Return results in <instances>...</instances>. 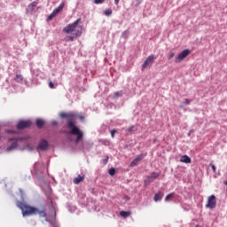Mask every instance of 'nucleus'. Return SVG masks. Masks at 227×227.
Here are the masks:
<instances>
[{"instance_id": "nucleus-15", "label": "nucleus", "mask_w": 227, "mask_h": 227, "mask_svg": "<svg viewBox=\"0 0 227 227\" xmlns=\"http://www.w3.org/2000/svg\"><path fill=\"white\" fill-rule=\"evenodd\" d=\"M44 124L45 122L43 121V120L42 119L35 120V125L36 127H38V129H42V127H43Z\"/></svg>"}, {"instance_id": "nucleus-2", "label": "nucleus", "mask_w": 227, "mask_h": 227, "mask_svg": "<svg viewBox=\"0 0 227 227\" xmlns=\"http://www.w3.org/2000/svg\"><path fill=\"white\" fill-rule=\"evenodd\" d=\"M18 208H20L22 211L23 217L27 215H40V217H47V213H45V209L40 210L35 207H31L24 202H17Z\"/></svg>"}, {"instance_id": "nucleus-39", "label": "nucleus", "mask_w": 227, "mask_h": 227, "mask_svg": "<svg viewBox=\"0 0 227 227\" xmlns=\"http://www.w3.org/2000/svg\"><path fill=\"white\" fill-rule=\"evenodd\" d=\"M142 3L141 0H137V4L139 5V4Z\"/></svg>"}, {"instance_id": "nucleus-17", "label": "nucleus", "mask_w": 227, "mask_h": 227, "mask_svg": "<svg viewBox=\"0 0 227 227\" xmlns=\"http://www.w3.org/2000/svg\"><path fill=\"white\" fill-rule=\"evenodd\" d=\"M15 81L16 82H22V81H24V77L22 76V74H17Z\"/></svg>"}, {"instance_id": "nucleus-10", "label": "nucleus", "mask_w": 227, "mask_h": 227, "mask_svg": "<svg viewBox=\"0 0 227 227\" xmlns=\"http://www.w3.org/2000/svg\"><path fill=\"white\" fill-rule=\"evenodd\" d=\"M38 3H39V1L35 0L32 4H28V6L27 8V13L33 12L35 10V8H36V6H38Z\"/></svg>"}, {"instance_id": "nucleus-12", "label": "nucleus", "mask_w": 227, "mask_h": 227, "mask_svg": "<svg viewBox=\"0 0 227 227\" xmlns=\"http://www.w3.org/2000/svg\"><path fill=\"white\" fill-rule=\"evenodd\" d=\"M180 162H183L184 164H191L192 160L187 155H183L180 159Z\"/></svg>"}, {"instance_id": "nucleus-22", "label": "nucleus", "mask_w": 227, "mask_h": 227, "mask_svg": "<svg viewBox=\"0 0 227 227\" xmlns=\"http://www.w3.org/2000/svg\"><path fill=\"white\" fill-rule=\"evenodd\" d=\"M112 14H113V11L111 9H106L104 12V15H106V17H109V15H112Z\"/></svg>"}, {"instance_id": "nucleus-3", "label": "nucleus", "mask_w": 227, "mask_h": 227, "mask_svg": "<svg viewBox=\"0 0 227 227\" xmlns=\"http://www.w3.org/2000/svg\"><path fill=\"white\" fill-rule=\"evenodd\" d=\"M79 22H81V19H77L72 24L67 25L66 27L63 28L64 33H74L79 26Z\"/></svg>"}, {"instance_id": "nucleus-34", "label": "nucleus", "mask_w": 227, "mask_h": 227, "mask_svg": "<svg viewBox=\"0 0 227 227\" xmlns=\"http://www.w3.org/2000/svg\"><path fill=\"white\" fill-rule=\"evenodd\" d=\"M184 104H186V106H189V104H191V101L189 99H184Z\"/></svg>"}, {"instance_id": "nucleus-8", "label": "nucleus", "mask_w": 227, "mask_h": 227, "mask_svg": "<svg viewBox=\"0 0 227 227\" xmlns=\"http://www.w3.org/2000/svg\"><path fill=\"white\" fill-rule=\"evenodd\" d=\"M153 61H155V56L154 55H151L149 56L145 62L142 65V70H145V68H146V67L153 64Z\"/></svg>"}, {"instance_id": "nucleus-29", "label": "nucleus", "mask_w": 227, "mask_h": 227, "mask_svg": "<svg viewBox=\"0 0 227 227\" xmlns=\"http://www.w3.org/2000/svg\"><path fill=\"white\" fill-rule=\"evenodd\" d=\"M75 118H79V120H81V121H84V116L83 115L76 114Z\"/></svg>"}, {"instance_id": "nucleus-41", "label": "nucleus", "mask_w": 227, "mask_h": 227, "mask_svg": "<svg viewBox=\"0 0 227 227\" xmlns=\"http://www.w3.org/2000/svg\"><path fill=\"white\" fill-rule=\"evenodd\" d=\"M196 227H198V226H196Z\"/></svg>"}, {"instance_id": "nucleus-27", "label": "nucleus", "mask_w": 227, "mask_h": 227, "mask_svg": "<svg viewBox=\"0 0 227 227\" xmlns=\"http://www.w3.org/2000/svg\"><path fill=\"white\" fill-rule=\"evenodd\" d=\"M56 14H54V12H52V13H51L48 17V20H52L53 17H55Z\"/></svg>"}, {"instance_id": "nucleus-28", "label": "nucleus", "mask_w": 227, "mask_h": 227, "mask_svg": "<svg viewBox=\"0 0 227 227\" xmlns=\"http://www.w3.org/2000/svg\"><path fill=\"white\" fill-rule=\"evenodd\" d=\"M66 42H74V36H67Z\"/></svg>"}, {"instance_id": "nucleus-37", "label": "nucleus", "mask_w": 227, "mask_h": 227, "mask_svg": "<svg viewBox=\"0 0 227 227\" xmlns=\"http://www.w3.org/2000/svg\"><path fill=\"white\" fill-rule=\"evenodd\" d=\"M211 168H212L214 173H215V165H212Z\"/></svg>"}, {"instance_id": "nucleus-9", "label": "nucleus", "mask_w": 227, "mask_h": 227, "mask_svg": "<svg viewBox=\"0 0 227 227\" xmlns=\"http://www.w3.org/2000/svg\"><path fill=\"white\" fill-rule=\"evenodd\" d=\"M9 141H15L12 144V145H10L6 150L7 152H12V150H15V148H17V146H19V145L17 144V141H22V138L18 137V138H10Z\"/></svg>"}, {"instance_id": "nucleus-5", "label": "nucleus", "mask_w": 227, "mask_h": 227, "mask_svg": "<svg viewBox=\"0 0 227 227\" xmlns=\"http://www.w3.org/2000/svg\"><path fill=\"white\" fill-rule=\"evenodd\" d=\"M191 54L190 50H184L175 59V63H182Z\"/></svg>"}, {"instance_id": "nucleus-26", "label": "nucleus", "mask_w": 227, "mask_h": 227, "mask_svg": "<svg viewBox=\"0 0 227 227\" xmlns=\"http://www.w3.org/2000/svg\"><path fill=\"white\" fill-rule=\"evenodd\" d=\"M48 85H49V88H51V90H54V83L52 82V81H50Z\"/></svg>"}, {"instance_id": "nucleus-13", "label": "nucleus", "mask_w": 227, "mask_h": 227, "mask_svg": "<svg viewBox=\"0 0 227 227\" xmlns=\"http://www.w3.org/2000/svg\"><path fill=\"white\" fill-rule=\"evenodd\" d=\"M163 197H164V193H162L161 192H157V193L154 195L153 200H154L155 202L160 201V200H162Z\"/></svg>"}, {"instance_id": "nucleus-36", "label": "nucleus", "mask_w": 227, "mask_h": 227, "mask_svg": "<svg viewBox=\"0 0 227 227\" xmlns=\"http://www.w3.org/2000/svg\"><path fill=\"white\" fill-rule=\"evenodd\" d=\"M81 35H82V32L77 31V33H75V36H81Z\"/></svg>"}, {"instance_id": "nucleus-1", "label": "nucleus", "mask_w": 227, "mask_h": 227, "mask_svg": "<svg viewBox=\"0 0 227 227\" xmlns=\"http://www.w3.org/2000/svg\"><path fill=\"white\" fill-rule=\"evenodd\" d=\"M60 116L62 118H67V128L71 129L69 134H72V136H76L75 143H79L84 137V133H82V131L75 125L74 121L77 114L63 113L60 114Z\"/></svg>"}, {"instance_id": "nucleus-19", "label": "nucleus", "mask_w": 227, "mask_h": 227, "mask_svg": "<svg viewBox=\"0 0 227 227\" xmlns=\"http://www.w3.org/2000/svg\"><path fill=\"white\" fill-rule=\"evenodd\" d=\"M108 173L110 176H114V175H116V169L114 168H112L109 169Z\"/></svg>"}, {"instance_id": "nucleus-14", "label": "nucleus", "mask_w": 227, "mask_h": 227, "mask_svg": "<svg viewBox=\"0 0 227 227\" xmlns=\"http://www.w3.org/2000/svg\"><path fill=\"white\" fill-rule=\"evenodd\" d=\"M63 8H65V2H62L55 10H53L54 14L58 15Z\"/></svg>"}, {"instance_id": "nucleus-32", "label": "nucleus", "mask_w": 227, "mask_h": 227, "mask_svg": "<svg viewBox=\"0 0 227 227\" xmlns=\"http://www.w3.org/2000/svg\"><path fill=\"white\" fill-rule=\"evenodd\" d=\"M114 134H116V129L111 130V137H114Z\"/></svg>"}, {"instance_id": "nucleus-38", "label": "nucleus", "mask_w": 227, "mask_h": 227, "mask_svg": "<svg viewBox=\"0 0 227 227\" xmlns=\"http://www.w3.org/2000/svg\"><path fill=\"white\" fill-rule=\"evenodd\" d=\"M8 134H15V131L8 130Z\"/></svg>"}, {"instance_id": "nucleus-4", "label": "nucleus", "mask_w": 227, "mask_h": 227, "mask_svg": "<svg viewBox=\"0 0 227 227\" xmlns=\"http://www.w3.org/2000/svg\"><path fill=\"white\" fill-rule=\"evenodd\" d=\"M217 205V201L215 200V195H211L207 198V203L206 204V208H210V210H214Z\"/></svg>"}, {"instance_id": "nucleus-16", "label": "nucleus", "mask_w": 227, "mask_h": 227, "mask_svg": "<svg viewBox=\"0 0 227 227\" xmlns=\"http://www.w3.org/2000/svg\"><path fill=\"white\" fill-rule=\"evenodd\" d=\"M84 180V176H78L77 177H75L74 179V184H81V182H82Z\"/></svg>"}, {"instance_id": "nucleus-40", "label": "nucleus", "mask_w": 227, "mask_h": 227, "mask_svg": "<svg viewBox=\"0 0 227 227\" xmlns=\"http://www.w3.org/2000/svg\"><path fill=\"white\" fill-rule=\"evenodd\" d=\"M115 4H118L120 3V0H114Z\"/></svg>"}, {"instance_id": "nucleus-30", "label": "nucleus", "mask_w": 227, "mask_h": 227, "mask_svg": "<svg viewBox=\"0 0 227 227\" xmlns=\"http://www.w3.org/2000/svg\"><path fill=\"white\" fill-rule=\"evenodd\" d=\"M105 0H94V3L96 4H102V3H104Z\"/></svg>"}, {"instance_id": "nucleus-21", "label": "nucleus", "mask_w": 227, "mask_h": 227, "mask_svg": "<svg viewBox=\"0 0 227 227\" xmlns=\"http://www.w3.org/2000/svg\"><path fill=\"white\" fill-rule=\"evenodd\" d=\"M175 196V193H169L165 197V201H169V200H171V198H173Z\"/></svg>"}, {"instance_id": "nucleus-7", "label": "nucleus", "mask_w": 227, "mask_h": 227, "mask_svg": "<svg viewBox=\"0 0 227 227\" xmlns=\"http://www.w3.org/2000/svg\"><path fill=\"white\" fill-rule=\"evenodd\" d=\"M29 127H31V121H20L17 124L18 130H22V129H27Z\"/></svg>"}, {"instance_id": "nucleus-18", "label": "nucleus", "mask_w": 227, "mask_h": 227, "mask_svg": "<svg viewBox=\"0 0 227 227\" xmlns=\"http://www.w3.org/2000/svg\"><path fill=\"white\" fill-rule=\"evenodd\" d=\"M120 215L121 217H129V215H130V212H129V211H121Z\"/></svg>"}, {"instance_id": "nucleus-20", "label": "nucleus", "mask_w": 227, "mask_h": 227, "mask_svg": "<svg viewBox=\"0 0 227 227\" xmlns=\"http://www.w3.org/2000/svg\"><path fill=\"white\" fill-rule=\"evenodd\" d=\"M121 95H123L122 91L114 92V98H118L121 97Z\"/></svg>"}, {"instance_id": "nucleus-33", "label": "nucleus", "mask_w": 227, "mask_h": 227, "mask_svg": "<svg viewBox=\"0 0 227 227\" xmlns=\"http://www.w3.org/2000/svg\"><path fill=\"white\" fill-rule=\"evenodd\" d=\"M109 161V157H106L105 160H103V164H107Z\"/></svg>"}, {"instance_id": "nucleus-11", "label": "nucleus", "mask_w": 227, "mask_h": 227, "mask_svg": "<svg viewBox=\"0 0 227 227\" xmlns=\"http://www.w3.org/2000/svg\"><path fill=\"white\" fill-rule=\"evenodd\" d=\"M48 147H49V142H47V140H42L37 146V148L42 151L47 150Z\"/></svg>"}, {"instance_id": "nucleus-35", "label": "nucleus", "mask_w": 227, "mask_h": 227, "mask_svg": "<svg viewBox=\"0 0 227 227\" xmlns=\"http://www.w3.org/2000/svg\"><path fill=\"white\" fill-rule=\"evenodd\" d=\"M51 125H52L53 127H55V125H58V121H51Z\"/></svg>"}, {"instance_id": "nucleus-23", "label": "nucleus", "mask_w": 227, "mask_h": 227, "mask_svg": "<svg viewBox=\"0 0 227 227\" xmlns=\"http://www.w3.org/2000/svg\"><path fill=\"white\" fill-rule=\"evenodd\" d=\"M138 164H139V161L135 158L130 163V166L131 168H134V166H137Z\"/></svg>"}, {"instance_id": "nucleus-31", "label": "nucleus", "mask_w": 227, "mask_h": 227, "mask_svg": "<svg viewBox=\"0 0 227 227\" xmlns=\"http://www.w3.org/2000/svg\"><path fill=\"white\" fill-rule=\"evenodd\" d=\"M132 130H134V126H130L126 129L127 132H132Z\"/></svg>"}, {"instance_id": "nucleus-24", "label": "nucleus", "mask_w": 227, "mask_h": 227, "mask_svg": "<svg viewBox=\"0 0 227 227\" xmlns=\"http://www.w3.org/2000/svg\"><path fill=\"white\" fill-rule=\"evenodd\" d=\"M172 58H175V52L170 51L168 54V59H172Z\"/></svg>"}, {"instance_id": "nucleus-25", "label": "nucleus", "mask_w": 227, "mask_h": 227, "mask_svg": "<svg viewBox=\"0 0 227 227\" xmlns=\"http://www.w3.org/2000/svg\"><path fill=\"white\" fill-rule=\"evenodd\" d=\"M138 162H141L143 159H145V155L139 154L137 158H135Z\"/></svg>"}, {"instance_id": "nucleus-6", "label": "nucleus", "mask_w": 227, "mask_h": 227, "mask_svg": "<svg viewBox=\"0 0 227 227\" xmlns=\"http://www.w3.org/2000/svg\"><path fill=\"white\" fill-rule=\"evenodd\" d=\"M159 176H160V173H159V172L151 173V175L147 176L145 180V184L150 185V184H152V182H153V180H157V178H159Z\"/></svg>"}]
</instances>
